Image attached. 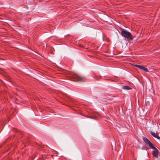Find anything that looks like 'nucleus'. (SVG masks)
I'll use <instances>...</instances> for the list:
<instances>
[{
	"label": "nucleus",
	"instance_id": "obj_6",
	"mask_svg": "<svg viewBox=\"0 0 160 160\" xmlns=\"http://www.w3.org/2000/svg\"><path fill=\"white\" fill-rule=\"evenodd\" d=\"M150 133L151 135L154 137L158 139H160V137L158 136V134H157L156 133L152 132V131H151Z\"/></svg>",
	"mask_w": 160,
	"mask_h": 160
},
{
	"label": "nucleus",
	"instance_id": "obj_4",
	"mask_svg": "<svg viewBox=\"0 0 160 160\" xmlns=\"http://www.w3.org/2000/svg\"><path fill=\"white\" fill-rule=\"evenodd\" d=\"M136 67L140 69L143 70L145 72H148V69L144 67L139 65H134Z\"/></svg>",
	"mask_w": 160,
	"mask_h": 160
},
{
	"label": "nucleus",
	"instance_id": "obj_1",
	"mask_svg": "<svg viewBox=\"0 0 160 160\" xmlns=\"http://www.w3.org/2000/svg\"><path fill=\"white\" fill-rule=\"evenodd\" d=\"M121 35L127 39L133 40V38L132 35L129 32L125 29H123L121 32Z\"/></svg>",
	"mask_w": 160,
	"mask_h": 160
},
{
	"label": "nucleus",
	"instance_id": "obj_7",
	"mask_svg": "<svg viewBox=\"0 0 160 160\" xmlns=\"http://www.w3.org/2000/svg\"><path fill=\"white\" fill-rule=\"evenodd\" d=\"M122 88L125 90H129L131 88L128 86H126L122 87Z\"/></svg>",
	"mask_w": 160,
	"mask_h": 160
},
{
	"label": "nucleus",
	"instance_id": "obj_3",
	"mask_svg": "<svg viewBox=\"0 0 160 160\" xmlns=\"http://www.w3.org/2000/svg\"><path fill=\"white\" fill-rule=\"evenodd\" d=\"M75 81H82L83 79V78L81 77L77 74H74L72 76Z\"/></svg>",
	"mask_w": 160,
	"mask_h": 160
},
{
	"label": "nucleus",
	"instance_id": "obj_8",
	"mask_svg": "<svg viewBox=\"0 0 160 160\" xmlns=\"http://www.w3.org/2000/svg\"><path fill=\"white\" fill-rule=\"evenodd\" d=\"M86 117H87V118H92L91 117H88V116H86Z\"/></svg>",
	"mask_w": 160,
	"mask_h": 160
},
{
	"label": "nucleus",
	"instance_id": "obj_2",
	"mask_svg": "<svg viewBox=\"0 0 160 160\" xmlns=\"http://www.w3.org/2000/svg\"><path fill=\"white\" fill-rule=\"evenodd\" d=\"M143 140L145 142V143L150 147L151 148H155L154 145L151 143L150 141L147 138L145 137H143L142 138Z\"/></svg>",
	"mask_w": 160,
	"mask_h": 160
},
{
	"label": "nucleus",
	"instance_id": "obj_5",
	"mask_svg": "<svg viewBox=\"0 0 160 160\" xmlns=\"http://www.w3.org/2000/svg\"><path fill=\"white\" fill-rule=\"evenodd\" d=\"M152 149H154V150L152 152V154L156 158H158V150L155 148H154Z\"/></svg>",
	"mask_w": 160,
	"mask_h": 160
}]
</instances>
